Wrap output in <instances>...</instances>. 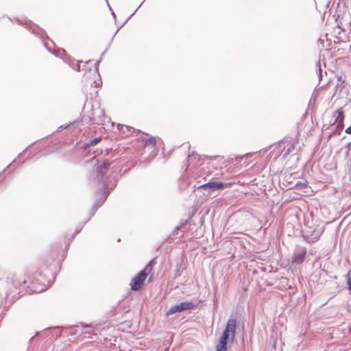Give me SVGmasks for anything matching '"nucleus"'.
<instances>
[{
	"mask_svg": "<svg viewBox=\"0 0 351 351\" xmlns=\"http://www.w3.org/2000/svg\"><path fill=\"white\" fill-rule=\"evenodd\" d=\"M323 232L317 221H304L302 228V233L304 239L308 243L317 241Z\"/></svg>",
	"mask_w": 351,
	"mask_h": 351,
	"instance_id": "f257e3e1",
	"label": "nucleus"
},
{
	"mask_svg": "<svg viewBox=\"0 0 351 351\" xmlns=\"http://www.w3.org/2000/svg\"><path fill=\"white\" fill-rule=\"evenodd\" d=\"M110 163L108 161V160H104L102 163V167L105 169V170H108L109 168H110Z\"/></svg>",
	"mask_w": 351,
	"mask_h": 351,
	"instance_id": "dca6fc26",
	"label": "nucleus"
},
{
	"mask_svg": "<svg viewBox=\"0 0 351 351\" xmlns=\"http://www.w3.org/2000/svg\"><path fill=\"white\" fill-rule=\"evenodd\" d=\"M101 141V137L95 138L90 141L89 145L91 146H94V145H97V143H99Z\"/></svg>",
	"mask_w": 351,
	"mask_h": 351,
	"instance_id": "4468645a",
	"label": "nucleus"
},
{
	"mask_svg": "<svg viewBox=\"0 0 351 351\" xmlns=\"http://www.w3.org/2000/svg\"><path fill=\"white\" fill-rule=\"evenodd\" d=\"M145 146L155 147L156 145V138L154 136H151L149 138H146L143 140Z\"/></svg>",
	"mask_w": 351,
	"mask_h": 351,
	"instance_id": "1a4fd4ad",
	"label": "nucleus"
},
{
	"mask_svg": "<svg viewBox=\"0 0 351 351\" xmlns=\"http://www.w3.org/2000/svg\"><path fill=\"white\" fill-rule=\"evenodd\" d=\"M8 295H9V293L6 292L5 293V298H7L8 297Z\"/></svg>",
	"mask_w": 351,
	"mask_h": 351,
	"instance_id": "6ab92c4d",
	"label": "nucleus"
},
{
	"mask_svg": "<svg viewBox=\"0 0 351 351\" xmlns=\"http://www.w3.org/2000/svg\"><path fill=\"white\" fill-rule=\"evenodd\" d=\"M191 221H184L180 226H176L171 234L168 237V239L173 238L180 239L183 237L184 233L189 230Z\"/></svg>",
	"mask_w": 351,
	"mask_h": 351,
	"instance_id": "423d86ee",
	"label": "nucleus"
},
{
	"mask_svg": "<svg viewBox=\"0 0 351 351\" xmlns=\"http://www.w3.org/2000/svg\"><path fill=\"white\" fill-rule=\"evenodd\" d=\"M154 262V260L149 261V263L146 265L145 268L141 271H140L137 275H136L130 283V289L132 291L138 290L144 281L145 280L147 276V272L150 271L152 269V264Z\"/></svg>",
	"mask_w": 351,
	"mask_h": 351,
	"instance_id": "f03ea898",
	"label": "nucleus"
},
{
	"mask_svg": "<svg viewBox=\"0 0 351 351\" xmlns=\"http://www.w3.org/2000/svg\"><path fill=\"white\" fill-rule=\"evenodd\" d=\"M333 116L335 118L332 124H335L339 119H341V121L343 119V109L339 108L337 110L333 112Z\"/></svg>",
	"mask_w": 351,
	"mask_h": 351,
	"instance_id": "9d476101",
	"label": "nucleus"
},
{
	"mask_svg": "<svg viewBox=\"0 0 351 351\" xmlns=\"http://www.w3.org/2000/svg\"><path fill=\"white\" fill-rule=\"evenodd\" d=\"M14 287L16 289H19L22 285H25L28 283V281L24 279H14L12 282Z\"/></svg>",
	"mask_w": 351,
	"mask_h": 351,
	"instance_id": "9b49d317",
	"label": "nucleus"
},
{
	"mask_svg": "<svg viewBox=\"0 0 351 351\" xmlns=\"http://www.w3.org/2000/svg\"><path fill=\"white\" fill-rule=\"evenodd\" d=\"M348 285L349 287V289L351 290V269L349 270L348 274Z\"/></svg>",
	"mask_w": 351,
	"mask_h": 351,
	"instance_id": "2eb2a0df",
	"label": "nucleus"
},
{
	"mask_svg": "<svg viewBox=\"0 0 351 351\" xmlns=\"http://www.w3.org/2000/svg\"><path fill=\"white\" fill-rule=\"evenodd\" d=\"M306 249L303 247H298L292 256V263L295 264L302 263L305 258Z\"/></svg>",
	"mask_w": 351,
	"mask_h": 351,
	"instance_id": "0eeeda50",
	"label": "nucleus"
},
{
	"mask_svg": "<svg viewBox=\"0 0 351 351\" xmlns=\"http://www.w3.org/2000/svg\"><path fill=\"white\" fill-rule=\"evenodd\" d=\"M195 304L192 302H182L176 305L171 306L167 312V315H171L176 313H180L186 310L193 309Z\"/></svg>",
	"mask_w": 351,
	"mask_h": 351,
	"instance_id": "39448f33",
	"label": "nucleus"
},
{
	"mask_svg": "<svg viewBox=\"0 0 351 351\" xmlns=\"http://www.w3.org/2000/svg\"><path fill=\"white\" fill-rule=\"evenodd\" d=\"M82 327L83 328H88L89 330L86 331L85 332H82V333H88L93 334L95 332V330L91 324H82Z\"/></svg>",
	"mask_w": 351,
	"mask_h": 351,
	"instance_id": "ddd939ff",
	"label": "nucleus"
},
{
	"mask_svg": "<svg viewBox=\"0 0 351 351\" xmlns=\"http://www.w3.org/2000/svg\"><path fill=\"white\" fill-rule=\"evenodd\" d=\"M236 327V320L234 319H229L219 340L228 342L230 339L231 341H233L235 338Z\"/></svg>",
	"mask_w": 351,
	"mask_h": 351,
	"instance_id": "7ed1b4c3",
	"label": "nucleus"
},
{
	"mask_svg": "<svg viewBox=\"0 0 351 351\" xmlns=\"http://www.w3.org/2000/svg\"><path fill=\"white\" fill-rule=\"evenodd\" d=\"M84 224H85V223H84L82 226H80V228H78V229H76V230H75V231L74 234H73L71 236V237L69 239V241H71V240L75 237V236L76 234H77L80 232V230H82V227L84 226Z\"/></svg>",
	"mask_w": 351,
	"mask_h": 351,
	"instance_id": "f3484780",
	"label": "nucleus"
},
{
	"mask_svg": "<svg viewBox=\"0 0 351 351\" xmlns=\"http://www.w3.org/2000/svg\"><path fill=\"white\" fill-rule=\"evenodd\" d=\"M34 339V337H32V338H30V339L29 340V343L30 344L31 342L33 341Z\"/></svg>",
	"mask_w": 351,
	"mask_h": 351,
	"instance_id": "412c9836",
	"label": "nucleus"
},
{
	"mask_svg": "<svg viewBox=\"0 0 351 351\" xmlns=\"http://www.w3.org/2000/svg\"><path fill=\"white\" fill-rule=\"evenodd\" d=\"M204 223V221L203 220H201V221H199V223L200 226H202Z\"/></svg>",
	"mask_w": 351,
	"mask_h": 351,
	"instance_id": "aec40b11",
	"label": "nucleus"
},
{
	"mask_svg": "<svg viewBox=\"0 0 351 351\" xmlns=\"http://www.w3.org/2000/svg\"><path fill=\"white\" fill-rule=\"evenodd\" d=\"M0 296L3 297V294L1 293H0Z\"/></svg>",
	"mask_w": 351,
	"mask_h": 351,
	"instance_id": "4be33fe9",
	"label": "nucleus"
},
{
	"mask_svg": "<svg viewBox=\"0 0 351 351\" xmlns=\"http://www.w3.org/2000/svg\"><path fill=\"white\" fill-rule=\"evenodd\" d=\"M176 276H180V271H179V270H177V271H176Z\"/></svg>",
	"mask_w": 351,
	"mask_h": 351,
	"instance_id": "a211bd4d",
	"label": "nucleus"
},
{
	"mask_svg": "<svg viewBox=\"0 0 351 351\" xmlns=\"http://www.w3.org/2000/svg\"><path fill=\"white\" fill-rule=\"evenodd\" d=\"M227 343L226 341H222L221 340L219 341L217 345L216 346L217 351H226L227 350Z\"/></svg>",
	"mask_w": 351,
	"mask_h": 351,
	"instance_id": "f8f14e48",
	"label": "nucleus"
},
{
	"mask_svg": "<svg viewBox=\"0 0 351 351\" xmlns=\"http://www.w3.org/2000/svg\"><path fill=\"white\" fill-rule=\"evenodd\" d=\"M230 183H225L221 182H210L206 184H202V186H199V188L204 189H210L212 190H217L230 186Z\"/></svg>",
	"mask_w": 351,
	"mask_h": 351,
	"instance_id": "6e6552de",
	"label": "nucleus"
},
{
	"mask_svg": "<svg viewBox=\"0 0 351 351\" xmlns=\"http://www.w3.org/2000/svg\"><path fill=\"white\" fill-rule=\"evenodd\" d=\"M29 283L41 286V288L35 287L36 289L34 290L35 292L43 291L49 287V281L43 279L42 274L38 272L34 274Z\"/></svg>",
	"mask_w": 351,
	"mask_h": 351,
	"instance_id": "20e7f679",
	"label": "nucleus"
}]
</instances>
